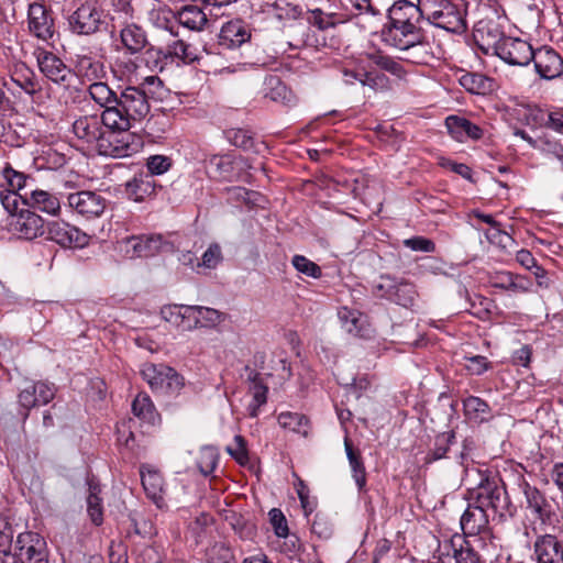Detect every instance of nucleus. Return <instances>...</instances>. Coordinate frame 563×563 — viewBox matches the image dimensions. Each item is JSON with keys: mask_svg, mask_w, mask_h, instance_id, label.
Wrapping results in <instances>:
<instances>
[{"mask_svg": "<svg viewBox=\"0 0 563 563\" xmlns=\"http://www.w3.org/2000/svg\"><path fill=\"white\" fill-rule=\"evenodd\" d=\"M74 135L88 145H95L100 155L111 157H126L132 148L129 142L119 139L115 126L106 118V110L101 114H86L77 118L71 125Z\"/></svg>", "mask_w": 563, "mask_h": 563, "instance_id": "nucleus-1", "label": "nucleus"}, {"mask_svg": "<svg viewBox=\"0 0 563 563\" xmlns=\"http://www.w3.org/2000/svg\"><path fill=\"white\" fill-rule=\"evenodd\" d=\"M250 40L251 30L242 20H232L223 24L219 34V45L228 49L241 48V60L235 65H223L219 54H208L211 63L216 66L212 70L213 74H232L246 66L263 65V59L252 54L253 46Z\"/></svg>", "mask_w": 563, "mask_h": 563, "instance_id": "nucleus-2", "label": "nucleus"}, {"mask_svg": "<svg viewBox=\"0 0 563 563\" xmlns=\"http://www.w3.org/2000/svg\"><path fill=\"white\" fill-rule=\"evenodd\" d=\"M150 109L145 91L136 86H128L118 96L115 107L106 110V118L119 132H126L135 122L143 120Z\"/></svg>", "mask_w": 563, "mask_h": 563, "instance_id": "nucleus-3", "label": "nucleus"}, {"mask_svg": "<svg viewBox=\"0 0 563 563\" xmlns=\"http://www.w3.org/2000/svg\"><path fill=\"white\" fill-rule=\"evenodd\" d=\"M481 477L476 487L468 489L467 499L482 508L490 509L495 515L505 517L512 515V506L506 487L498 476H489L478 472Z\"/></svg>", "mask_w": 563, "mask_h": 563, "instance_id": "nucleus-4", "label": "nucleus"}, {"mask_svg": "<svg viewBox=\"0 0 563 563\" xmlns=\"http://www.w3.org/2000/svg\"><path fill=\"white\" fill-rule=\"evenodd\" d=\"M426 20L437 27L452 33L466 30L465 10L452 0H422Z\"/></svg>", "mask_w": 563, "mask_h": 563, "instance_id": "nucleus-5", "label": "nucleus"}, {"mask_svg": "<svg viewBox=\"0 0 563 563\" xmlns=\"http://www.w3.org/2000/svg\"><path fill=\"white\" fill-rule=\"evenodd\" d=\"M382 37L387 45L397 49H409L415 46L420 51V56L415 59L418 63H428L430 59L423 29H412L388 20V24L382 31Z\"/></svg>", "mask_w": 563, "mask_h": 563, "instance_id": "nucleus-6", "label": "nucleus"}, {"mask_svg": "<svg viewBox=\"0 0 563 563\" xmlns=\"http://www.w3.org/2000/svg\"><path fill=\"white\" fill-rule=\"evenodd\" d=\"M106 24V14L98 0H78L76 9L68 15V25L73 33L91 35Z\"/></svg>", "mask_w": 563, "mask_h": 563, "instance_id": "nucleus-7", "label": "nucleus"}, {"mask_svg": "<svg viewBox=\"0 0 563 563\" xmlns=\"http://www.w3.org/2000/svg\"><path fill=\"white\" fill-rule=\"evenodd\" d=\"M141 374L151 389L157 394H178L185 386L184 377L165 364H144Z\"/></svg>", "mask_w": 563, "mask_h": 563, "instance_id": "nucleus-8", "label": "nucleus"}, {"mask_svg": "<svg viewBox=\"0 0 563 563\" xmlns=\"http://www.w3.org/2000/svg\"><path fill=\"white\" fill-rule=\"evenodd\" d=\"M12 556L20 563H49L47 542L37 532H21L16 537Z\"/></svg>", "mask_w": 563, "mask_h": 563, "instance_id": "nucleus-9", "label": "nucleus"}, {"mask_svg": "<svg viewBox=\"0 0 563 563\" xmlns=\"http://www.w3.org/2000/svg\"><path fill=\"white\" fill-rule=\"evenodd\" d=\"M119 249L126 258L151 257L159 252L169 251L172 244L161 234L133 235L119 242Z\"/></svg>", "mask_w": 563, "mask_h": 563, "instance_id": "nucleus-10", "label": "nucleus"}, {"mask_svg": "<svg viewBox=\"0 0 563 563\" xmlns=\"http://www.w3.org/2000/svg\"><path fill=\"white\" fill-rule=\"evenodd\" d=\"M46 229L48 240L65 249H82L90 240L86 232L63 220L48 222Z\"/></svg>", "mask_w": 563, "mask_h": 563, "instance_id": "nucleus-11", "label": "nucleus"}, {"mask_svg": "<svg viewBox=\"0 0 563 563\" xmlns=\"http://www.w3.org/2000/svg\"><path fill=\"white\" fill-rule=\"evenodd\" d=\"M107 199L99 192L81 190L67 196V206L76 214L85 219H95L102 216L107 208Z\"/></svg>", "mask_w": 563, "mask_h": 563, "instance_id": "nucleus-12", "label": "nucleus"}, {"mask_svg": "<svg viewBox=\"0 0 563 563\" xmlns=\"http://www.w3.org/2000/svg\"><path fill=\"white\" fill-rule=\"evenodd\" d=\"M41 73L51 81L68 87L73 77L71 69L54 53L38 48L35 51Z\"/></svg>", "mask_w": 563, "mask_h": 563, "instance_id": "nucleus-13", "label": "nucleus"}, {"mask_svg": "<svg viewBox=\"0 0 563 563\" xmlns=\"http://www.w3.org/2000/svg\"><path fill=\"white\" fill-rule=\"evenodd\" d=\"M495 55L509 65L527 66L533 58V48L521 38L507 36L495 46Z\"/></svg>", "mask_w": 563, "mask_h": 563, "instance_id": "nucleus-14", "label": "nucleus"}, {"mask_svg": "<svg viewBox=\"0 0 563 563\" xmlns=\"http://www.w3.org/2000/svg\"><path fill=\"white\" fill-rule=\"evenodd\" d=\"M11 232L21 239L33 240L45 232L43 218L30 209H21L8 222Z\"/></svg>", "mask_w": 563, "mask_h": 563, "instance_id": "nucleus-15", "label": "nucleus"}, {"mask_svg": "<svg viewBox=\"0 0 563 563\" xmlns=\"http://www.w3.org/2000/svg\"><path fill=\"white\" fill-rule=\"evenodd\" d=\"M27 23L30 33L42 41H48L55 33L52 12L42 3L33 2L29 5Z\"/></svg>", "mask_w": 563, "mask_h": 563, "instance_id": "nucleus-16", "label": "nucleus"}, {"mask_svg": "<svg viewBox=\"0 0 563 563\" xmlns=\"http://www.w3.org/2000/svg\"><path fill=\"white\" fill-rule=\"evenodd\" d=\"M206 170L212 178L232 181L236 179V169L244 166L242 157L231 154H213L205 159Z\"/></svg>", "mask_w": 563, "mask_h": 563, "instance_id": "nucleus-17", "label": "nucleus"}, {"mask_svg": "<svg viewBox=\"0 0 563 563\" xmlns=\"http://www.w3.org/2000/svg\"><path fill=\"white\" fill-rule=\"evenodd\" d=\"M534 69L540 78L552 80L563 75V58L552 47L533 49Z\"/></svg>", "mask_w": 563, "mask_h": 563, "instance_id": "nucleus-18", "label": "nucleus"}, {"mask_svg": "<svg viewBox=\"0 0 563 563\" xmlns=\"http://www.w3.org/2000/svg\"><path fill=\"white\" fill-rule=\"evenodd\" d=\"M519 488L525 496L526 508L542 522L550 521L551 517L555 515V509L553 504L548 500L544 494L536 486L528 483L525 478H521Z\"/></svg>", "mask_w": 563, "mask_h": 563, "instance_id": "nucleus-19", "label": "nucleus"}, {"mask_svg": "<svg viewBox=\"0 0 563 563\" xmlns=\"http://www.w3.org/2000/svg\"><path fill=\"white\" fill-rule=\"evenodd\" d=\"M426 19L422 0L415 4L408 0L396 1L388 10V20L402 23L412 29H422V20Z\"/></svg>", "mask_w": 563, "mask_h": 563, "instance_id": "nucleus-20", "label": "nucleus"}, {"mask_svg": "<svg viewBox=\"0 0 563 563\" xmlns=\"http://www.w3.org/2000/svg\"><path fill=\"white\" fill-rule=\"evenodd\" d=\"M53 388L42 382L27 384L19 393L18 400L20 406L25 410L23 420L29 417V411L36 406L46 405L54 398Z\"/></svg>", "mask_w": 563, "mask_h": 563, "instance_id": "nucleus-21", "label": "nucleus"}, {"mask_svg": "<svg viewBox=\"0 0 563 563\" xmlns=\"http://www.w3.org/2000/svg\"><path fill=\"white\" fill-rule=\"evenodd\" d=\"M534 555L538 563H563V542L552 534L540 536L534 542Z\"/></svg>", "mask_w": 563, "mask_h": 563, "instance_id": "nucleus-22", "label": "nucleus"}, {"mask_svg": "<svg viewBox=\"0 0 563 563\" xmlns=\"http://www.w3.org/2000/svg\"><path fill=\"white\" fill-rule=\"evenodd\" d=\"M487 510L472 501L461 517V528L466 536H477L488 527Z\"/></svg>", "mask_w": 563, "mask_h": 563, "instance_id": "nucleus-23", "label": "nucleus"}, {"mask_svg": "<svg viewBox=\"0 0 563 563\" xmlns=\"http://www.w3.org/2000/svg\"><path fill=\"white\" fill-rule=\"evenodd\" d=\"M445 126L451 136L461 143L467 140H479L483 135V130L478 125L459 115L448 117Z\"/></svg>", "mask_w": 563, "mask_h": 563, "instance_id": "nucleus-24", "label": "nucleus"}, {"mask_svg": "<svg viewBox=\"0 0 563 563\" xmlns=\"http://www.w3.org/2000/svg\"><path fill=\"white\" fill-rule=\"evenodd\" d=\"M176 19L179 24L191 31H202L209 22L208 13L197 4L183 7L177 12Z\"/></svg>", "mask_w": 563, "mask_h": 563, "instance_id": "nucleus-25", "label": "nucleus"}, {"mask_svg": "<svg viewBox=\"0 0 563 563\" xmlns=\"http://www.w3.org/2000/svg\"><path fill=\"white\" fill-rule=\"evenodd\" d=\"M122 45L131 53L141 52L147 44L145 31L135 23H126L120 30Z\"/></svg>", "mask_w": 563, "mask_h": 563, "instance_id": "nucleus-26", "label": "nucleus"}, {"mask_svg": "<svg viewBox=\"0 0 563 563\" xmlns=\"http://www.w3.org/2000/svg\"><path fill=\"white\" fill-rule=\"evenodd\" d=\"M11 81L30 96L41 90L35 74L25 64H18L11 73Z\"/></svg>", "mask_w": 563, "mask_h": 563, "instance_id": "nucleus-27", "label": "nucleus"}, {"mask_svg": "<svg viewBox=\"0 0 563 563\" xmlns=\"http://www.w3.org/2000/svg\"><path fill=\"white\" fill-rule=\"evenodd\" d=\"M463 410L465 417L475 423H482L492 418L489 405L476 396H468L463 400Z\"/></svg>", "mask_w": 563, "mask_h": 563, "instance_id": "nucleus-28", "label": "nucleus"}, {"mask_svg": "<svg viewBox=\"0 0 563 563\" xmlns=\"http://www.w3.org/2000/svg\"><path fill=\"white\" fill-rule=\"evenodd\" d=\"M76 69L82 79L91 82L100 80L106 76L103 63L87 55L77 56Z\"/></svg>", "mask_w": 563, "mask_h": 563, "instance_id": "nucleus-29", "label": "nucleus"}, {"mask_svg": "<svg viewBox=\"0 0 563 563\" xmlns=\"http://www.w3.org/2000/svg\"><path fill=\"white\" fill-rule=\"evenodd\" d=\"M88 93L90 98L103 110L113 109L117 103V93L108 86V84L97 80L89 85Z\"/></svg>", "mask_w": 563, "mask_h": 563, "instance_id": "nucleus-30", "label": "nucleus"}, {"mask_svg": "<svg viewBox=\"0 0 563 563\" xmlns=\"http://www.w3.org/2000/svg\"><path fill=\"white\" fill-rule=\"evenodd\" d=\"M29 200L32 207L37 208L47 214L57 216L60 211L59 199L46 190H32Z\"/></svg>", "mask_w": 563, "mask_h": 563, "instance_id": "nucleus-31", "label": "nucleus"}, {"mask_svg": "<svg viewBox=\"0 0 563 563\" xmlns=\"http://www.w3.org/2000/svg\"><path fill=\"white\" fill-rule=\"evenodd\" d=\"M128 198L140 202L154 192V185L148 175L134 176L125 185Z\"/></svg>", "mask_w": 563, "mask_h": 563, "instance_id": "nucleus-32", "label": "nucleus"}, {"mask_svg": "<svg viewBox=\"0 0 563 563\" xmlns=\"http://www.w3.org/2000/svg\"><path fill=\"white\" fill-rule=\"evenodd\" d=\"M266 84L268 88L265 96L272 101L279 102L285 106H292L296 103V96L278 77H269Z\"/></svg>", "mask_w": 563, "mask_h": 563, "instance_id": "nucleus-33", "label": "nucleus"}, {"mask_svg": "<svg viewBox=\"0 0 563 563\" xmlns=\"http://www.w3.org/2000/svg\"><path fill=\"white\" fill-rule=\"evenodd\" d=\"M344 448L346 452V456L350 463V466L353 472V477L360 490H362L366 485V472L365 466L362 460L361 452L355 450L352 442L349 438L344 440Z\"/></svg>", "mask_w": 563, "mask_h": 563, "instance_id": "nucleus-34", "label": "nucleus"}, {"mask_svg": "<svg viewBox=\"0 0 563 563\" xmlns=\"http://www.w3.org/2000/svg\"><path fill=\"white\" fill-rule=\"evenodd\" d=\"M144 490L158 508L164 506L163 498V477L157 472L141 473Z\"/></svg>", "mask_w": 563, "mask_h": 563, "instance_id": "nucleus-35", "label": "nucleus"}, {"mask_svg": "<svg viewBox=\"0 0 563 563\" xmlns=\"http://www.w3.org/2000/svg\"><path fill=\"white\" fill-rule=\"evenodd\" d=\"M89 494L87 497V512L93 525L100 526L103 522L102 499L99 497L101 492L99 484L92 479L88 481Z\"/></svg>", "mask_w": 563, "mask_h": 563, "instance_id": "nucleus-36", "label": "nucleus"}, {"mask_svg": "<svg viewBox=\"0 0 563 563\" xmlns=\"http://www.w3.org/2000/svg\"><path fill=\"white\" fill-rule=\"evenodd\" d=\"M478 38L482 41V47L486 53L495 54V46L501 43L507 36L499 30L494 22H488L476 30Z\"/></svg>", "mask_w": 563, "mask_h": 563, "instance_id": "nucleus-37", "label": "nucleus"}, {"mask_svg": "<svg viewBox=\"0 0 563 563\" xmlns=\"http://www.w3.org/2000/svg\"><path fill=\"white\" fill-rule=\"evenodd\" d=\"M418 292L413 283L404 278L396 279V287L393 291L391 301L405 308H410L415 305Z\"/></svg>", "mask_w": 563, "mask_h": 563, "instance_id": "nucleus-38", "label": "nucleus"}, {"mask_svg": "<svg viewBox=\"0 0 563 563\" xmlns=\"http://www.w3.org/2000/svg\"><path fill=\"white\" fill-rule=\"evenodd\" d=\"M167 55L177 58L184 64H192L201 59L198 48L181 40L175 41L167 46Z\"/></svg>", "mask_w": 563, "mask_h": 563, "instance_id": "nucleus-39", "label": "nucleus"}, {"mask_svg": "<svg viewBox=\"0 0 563 563\" xmlns=\"http://www.w3.org/2000/svg\"><path fill=\"white\" fill-rule=\"evenodd\" d=\"M217 310L203 306L166 305L161 308L162 317H195L205 313H216Z\"/></svg>", "mask_w": 563, "mask_h": 563, "instance_id": "nucleus-40", "label": "nucleus"}, {"mask_svg": "<svg viewBox=\"0 0 563 563\" xmlns=\"http://www.w3.org/2000/svg\"><path fill=\"white\" fill-rule=\"evenodd\" d=\"M455 442V432L449 431L440 433L434 439V446L431 449L426 457L427 464L435 462L446 456L450 446Z\"/></svg>", "mask_w": 563, "mask_h": 563, "instance_id": "nucleus-41", "label": "nucleus"}, {"mask_svg": "<svg viewBox=\"0 0 563 563\" xmlns=\"http://www.w3.org/2000/svg\"><path fill=\"white\" fill-rule=\"evenodd\" d=\"M341 328L354 338L371 339L375 329L368 319H341Z\"/></svg>", "mask_w": 563, "mask_h": 563, "instance_id": "nucleus-42", "label": "nucleus"}, {"mask_svg": "<svg viewBox=\"0 0 563 563\" xmlns=\"http://www.w3.org/2000/svg\"><path fill=\"white\" fill-rule=\"evenodd\" d=\"M462 87L472 92L482 95L490 88V80L481 74L467 73L460 78Z\"/></svg>", "mask_w": 563, "mask_h": 563, "instance_id": "nucleus-43", "label": "nucleus"}, {"mask_svg": "<svg viewBox=\"0 0 563 563\" xmlns=\"http://www.w3.org/2000/svg\"><path fill=\"white\" fill-rule=\"evenodd\" d=\"M371 59L380 69L391 74L399 79H404L407 75L402 64L388 55L373 54Z\"/></svg>", "mask_w": 563, "mask_h": 563, "instance_id": "nucleus-44", "label": "nucleus"}, {"mask_svg": "<svg viewBox=\"0 0 563 563\" xmlns=\"http://www.w3.org/2000/svg\"><path fill=\"white\" fill-rule=\"evenodd\" d=\"M132 411L136 417L148 422H153L155 419V407L150 396L145 393H141L135 397L132 402Z\"/></svg>", "mask_w": 563, "mask_h": 563, "instance_id": "nucleus-45", "label": "nucleus"}, {"mask_svg": "<svg viewBox=\"0 0 563 563\" xmlns=\"http://www.w3.org/2000/svg\"><path fill=\"white\" fill-rule=\"evenodd\" d=\"M264 12L278 20H287L295 19L297 15L300 14L301 11L295 3H286L285 7H282L280 2L267 1L265 3Z\"/></svg>", "mask_w": 563, "mask_h": 563, "instance_id": "nucleus-46", "label": "nucleus"}, {"mask_svg": "<svg viewBox=\"0 0 563 563\" xmlns=\"http://www.w3.org/2000/svg\"><path fill=\"white\" fill-rule=\"evenodd\" d=\"M278 423L285 429L307 434L305 427L308 426V419L303 415L297 412H282L278 416Z\"/></svg>", "mask_w": 563, "mask_h": 563, "instance_id": "nucleus-47", "label": "nucleus"}, {"mask_svg": "<svg viewBox=\"0 0 563 563\" xmlns=\"http://www.w3.org/2000/svg\"><path fill=\"white\" fill-rule=\"evenodd\" d=\"M459 548L455 545V540H452L453 555L456 563H481L479 555L475 552L463 538L459 537Z\"/></svg>", "mask_w": 563, "mask_h": 563, "instance_id": "nucleus-48", "label": "nucleus"}, {"mask_svg": "<svg viewBox=\"0 0 563 563\" xmlns=\"http://www.w3.org/2000/svg\"><path fill=\"white\" fill-rule=\"evenodd\" d=\"M362 86L367 87L371 90L377 92V91H387L390 89V81L389 78L378 71H364L362 75Z\"/></svg>", "mask_w": 563, "mask_h": 563, "instance_id": "nucleus-49", "label": "nucleus"}, {"mask_svg": "<svg viewBox=\"0 0 563 563\" xmlns=\"http://www.w3.org/2000/svg\"><path fill=\"white\" fill-rule=\"evenodd\" d=\"M2 178L3 184H1V186H7V190H15V192H19L25 186L26 176L23 173L13 169L9 164H7L2 169Z\"/></svg>", "mask_w": 563, "mask_h": 563, "instance_id": "nucleus-50", "label": "nucleus"}, {"mask_svg": "<svg viewBox=\"0 0 563 563\" xmlns=\"http://www.w3.org/2000/svg\"><path fill=\"white\" fill-rule=\"evenodd\" d=\"M222 261L223 255L220 245L212 243L203 252L201 261L197 262V268L214 269Z\"/></svg>", "mask_w": 563, "mask_h": 563, "instance_id": "nucleus-51", "label": "nucleus"}, {"mask_svg": "<svg viewBox=\"0 0 563 563\" xmlns=\"http://www.w3.org/2000/svg\"><path fill=\"white\" fill-rule=\"evenodd\" d=\"M250 390L253 394V401L249 406L250 416L256 417L258 408L266 404L267 401L268 387L262 379L260 382L252 384L250 386Z\"/></svg>", "mask_w": 563, "mask_h": 563, "instance_id": "nucleus-52", "label": "nucleus"}, {"mask_svg": "<svg viewBox=\"0 0 563 563\" xmlns=\"http://www.w3.org/2000/svg\"><path fill=\"white\" fill-rule=\"evenodd\" d=\"M311 531L319 539L328 540L333 534V525L327 515L317 512L311 525Z\"/></svg>", "mask_w": 563, "mask_h": 563, "instance_id": "nucleus-53", "label": "nucleus"}, {"mask_svg": "<svg viewBox=\"0 0 563 563\" xmlns=\"http://www.w3.org/2000/svg\"><path fill=\"white\" fill-rule=\"evenodd\" d=\"M291 264L298 273L308 277L319 278L322 274L320 266L303 255H294Z\"/></svg>", "mask_w": 563, "mask_h": 563, "instance_id": "nucleus-54", "label": "nucleus"}, {"mask_svg": "<svg viewBox=\"0 0 563 563\" xmlns=\"http://www.w3.org/2000/svg\"><path fill=\"white\" fill-rule=\"evenodd\" d=\"M0 202L4 210L9 213V220L13 214H18L21 210L19 206L21 203V195L15 192V190H1L0 191ZM22 203H25V200H22Z\"/></svg>", "mask_w": 563, "mask_h": 563, "instance_id": "nucleus-55", "label": "nucleus"}, {"mask_svg": "<svg viewBox=\"0 0 563 563\" xmlns=\"http://www.w3.org/2000/svg\"><path fill=\"white\" fill-rule=\"evenodd\" d=\"M218 464V454L213 449H202L197 462L199 471L205 475L211 474Z\"/></svg>", "mask_w": 563, "mask_h": 563, "instance_id": "nucleus-56", "label": "nucleus"}, {"mask_svg": "<svg viewBox=\"0 0 563 563\" xmlns=\"http://www.w3.org/2000/svg\"><path fill=\"white\" fill-rule=\"evenodd\" d=\"M397 277L390 275H382L379 279L374 284V294L378 297L391 300L393 291L396 287Z\"/></svg>", "mask_w": 563, "mask_h": 563, "instance_id": "nucleus-57", "label": "nucleus"}, {"mask_svg": "<svg viewBox=\"0 0 563 563\" xmlns=\"http://www.w3.org/2000/svg\"><path fill=\"white\" fill-rule=\"evenodd\" d=\"M269 522L278 538H286L289 534L287 520L283 511L278 508H273L268 512Z\"/></svg>", "mask_w": 563, "mask_h": 563, "instance_id": "nucleus-58", "label": "nucleus"}, {"mask_svg": "<svg viewBox=\"0 0 563 563\" xmlns=\"http://www.w3.org/2000/svg\"><path fill=\"white\" fill-rule=\"evenodd\" d=\"M534 148L547 156L558 159L561 165L563 164V146L560 143L547 139H539Z\"/></svg>", "mask_w": 563, "mask_h": 563, "instance_id": "nucleus-59", "label": "nucleus"}, {"mask_svg": "<svg viewBox=\"0 0 563 563\" xmlns=\"http://www.w3.org/2000/svg\"><path fill=\"white\" fill-rule=\"evenodd\" d=\"M290 40L287 42L288 46L294 49L303 47L307 43V27L302 23H294L288 27Z\"/></svg>", "mask_w": 563, "mask_h": 563, "instance_id": "nucleus-60", "label": "nucleus"}, {"mask_svg": "<svg viewBox=\"0 0 563 563\" xmlns=\"http://www.w3.org/2000/svg\"><path fill=\"white\" fill-rule=\"evenodd\" d=\"M172 166L169 157L164 155H153L147 158L146 167L150 173V177L153 175H162L168 172Z\"/></svg>", "mask_w": 563, "mask_h": 563, "instance_id": "nucleus-61", "label": "nucleus"}, {"mask_svg": "<svg viewBox=\"0 0 563 563\" xmlns=\"http://www.w3.org/2000/svg\"><path fill=\"white\" fill-rule=\"evenodd\" d=\"M404 245L415 252L433 253L435 244L432 240L424 236H412L404 240Z\"/></svg>", "mask_w": 563, "mask_h": 563, "instance_id": "nucleus-62", "label": "nucleus"}, {"mask_svg": "<svg viewBox=\"0 0 563 563\" xmlns=\"http://www.w3.org/2000/svg\"><path fill=\"white\" fill-rule=\"evenodd\" d=\"M235 448L228 446L227 452L241 465H245L249 462V452L246 449V442L242 435H235Z\"/></svg>", "mask_w": 563, "mask_h": 563, "instance_id": "nucleus-63", "label": "nucleus"}, {"mask_svg": "<svg viewBox=\"0 0 563 563\" xmlns=\"http://www.w3.org/2000/svg\"><path fill=\"white\" fill-rule=\"evenodd\" d=\"M311 14V22L314 25H317L320 30H325L328 27L334 26L339 22L336 14L324 13L320 9L313 10Z\"/></svg>", "mask_w": 563, "mask_h": 563, "instance_id": "nucleus-64", "label": "nucleus"}]
</instances>
